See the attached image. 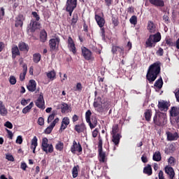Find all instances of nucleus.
<instances>
[{"label":"nucleus","instance_id":"58836bf2","mask_svg":"<svg viewBox=\"0 0 179 179\" xmlns=\"http://www.w3.org/2000/svg\"><path fill=\"white\" fill-rule=\"evenodd\" d=\"M152 160H154V162H160L162 160V154L160 152L157 151L154 153Z\"/></svg>","mask_w":179,"mask_h":179},{"label":"nucleus","instance_id":"c9c22d12","mask_svg":"<svg viewBox=\"0 0 179 179\" xmlns=\"http://www.w3.org/2000/svg\"><path fill=\"white\" fill-rule=\"evenodd\" d=\"M111 17H112L111 19L112 24H113L114 27H117V26L120 24V21L118 20V16L114 14H112Z\"/></svg>","mask_w":179,"mask_h":179},{"label":"nucleus","instance_id":"412c9836","mask_svg":"<svg viewBox=\"0 0 179 179\" xmlns=\"http://www.w3.org/2000/svg\"><path fill=\"white\" fill-rule=\"evenodd\" d=\"M165 173L169 176L170 179H173L176 176V173L174 172V169L171 166H166L165 167Z\"/></svg>","mask_w":179,"mask_h":179},{"label":"nucleus","instance_id":"603ef678","mask_svg":"<svg viewBox=\"0 0 179 179\" xmlns=\"http://www.w3.org/2000/svg\"><path fill=\"white\" fill-rule=\"evenodd\" d=\"M52 129H54V127L50 124L45 129V134H50L51 132H52Z\"/></svg>","mask_w":179,"mask_h":179},{"label":"nucleus","instance_id":"2f4dec72","mask_svg":"<svg viewBox=\"0 0 179 179\" xmlns=\"http://www.w3.org/2000/svg\"><path fill=\"white\" fill-rule=\"evenodd\" d=\"M40 41L41 43H45L47 41V31L43 29L40 32Z\"/></svg>","mask_w":179,"mask_h":179},{"label":"nucleus","instance_id":"6e6552de","mask_svg":"<svg viewBox=\"0 0 179 179\" xmlns=\"http://www.w3.org/2000/svg\"><path fill=\"white\" fill-rule=\"evenodd\" d=\"M90 117H92V111L90 110H88L85 113V119L86 122L87 124L90 125V128L91 129H93L97 127V120L94 119V120H92V122L90 120Z\"/></svg>","mask_w":179,"mask_h":179},{"label":"nucleus","instance_id":"0e129e2a","mask_svg":"<svg viewBox=\"0 0 179 179\" xmlns=\"http://www.w3.org/2000/svg\"><path fill=\"white\" fill-rule=\"evenodd\" d=\"M54 118H55V113H52L48 118V124H50V122H51Z\"/></svg>","mask_w":179,"mask_h":179},{"label":"nucleus","instance_id":"6e6d98bb","mask_svg":"<svg viewBox=\"0 0 179 179\" xmlns=\"http://www.w3.org/2000/svg\"><path fill=\"white\" fill-rule=\"evenodd\" d=\"M6 159L8 160L9 162H15V158L13 157V155L10 154H8L6 155Z\"/></svg>","mask_w":179,"mask_h":179},{"label":"nucleus","instance_id":"a19ab883","mask_svg":"<svg viewBox=\"0 0 179 179\" xmlns=\"http://www.w3.org/2000/svg\"><path fill=\"white\" fill-rule=\"evenodd\" d=\"M120 134V128L118 127V124H115L112 127V131H110L111 135H117Z\"/></svg>","mask_w":179,"mask_h":179},{"label":"nucleus","instance_id":"4be33fe9","mask_svg":"<svg viewBox=\"0 0 179 179\" xmlns=\"http://www.w3.org/2000/svg\"><path fill=\"white\" fill-rule=\"evenodd\" d=\"M74 129L78 132V134H82V132H85V131H86V125H85V123L76 124Z\"/></svg>","mask_w":179,"mask_h":179},{"label":"nucleus","instance_id":"c03bdc74","mask_svg":"<svg viewBox=\"0 0 179 179\" xmlns=\"http://www.w3.org/2000/svg\"><path fill=\"white\" fill-rule=\"evenodd\" d=\"M61 110H62V114H65V113H66V111L69 110V106H68V103L63 102L62 103Z\"/></svg>","mask_w":179,"mask_h":179},{"label":"nucleus","instance_id":"3c124183","mask_svg":"<svg viewBox=\"0 0 179 179\" xmlns=\"http://www.w3.org/2000/svg\"><path fill=\"white\" fill-rule=\"evenodd\" d=\"M165 41H166V44L169 47H174V45H176V44L170 38L165 39Z\"/></svg>","mask_w":179,"mask_h":179},{"label":"nucleus","instance_id":"de8ad7c7","mask_svg":"<svg viewBox=\"0 0 179 179\" xmlns=\"http://www.w3.org/2000/svg\"><path fill=\"white\" fill-rule=\"evenodd\" d=\"M78 169H79V165H77L73 168L72 174L73 178H76L78 177L79 173L78 172Z\"/></svg>","mask_w":179,"mask_h":179},{"label":"nucleus","instance_id":"8fccbe9b","mask_svg":"<svg viewBox=\"0 0 179 179\" xmlns=\"http://www.w3.org/2000/svg\"><path fill=\"white\" fill-rule=\"evenodd\" d=\"M129 22L131 24H136V23H138V17H136V15L131 16L129 19Z\"/></svg>","mask_w":179,"mask_h":179},{"label":"nucleus","instance_id":"4d7b16f0","mask_svg":"<svg viewBox=\"0 0 179 179\" xmlns=\"http://www.w3.org/2000/svg\"><path fill=\"white\" fill-rule=\"evenodd\" d=\"M82 89H83L82 83H78L76 84V89L75 90V92H82Z\"/></svg>","mask_w":179,"mask_h":179},{"label":"nucleus","instance_id":"1a4fd4ad","mask_svg":"<svg viewBox=\"0 0 179 179\" xmlns=\"http://www.w3.org/2000/svg\"><path fill=\"white\" fill-rule=\"evenodd\" d=\"M170 101H159L157 107L159 110V111H164V113H166V111L169 110V107H170Z\"/></svg>","mask_w":179,"mask_h":179},{"label":"nucleus","instance_id":"bf43d9fd","mask_svg":"<svg viewBox=\"0 0 179 179\" xmlns=\"http://www.w3.org/2000/svg\"><path fill=\"white\" fill-rule=\"evenodd\" d=\"M4 127H6V128H8L9 129H12V128H13V124H12L10 122L7 121L5 122Z\"/></svg>","mask_w":179,"mask_h":179},{"label":"nucleus","instance_id":"f8f14e48","mask_svg":"<svg viewBox=\"0 0 179 179\" xmlns=\"http://www.w3.org/2000/svg\"><path fill=\"white\" fill-rule=\"evenodd\" d=\"M67 44L69 51L73 52V54H76V45H75V42L73 41L72 37L69 36Z\"/></svg>","mask_w":179,"mask_h":179},{"label":"nucleus","instance_id":"b1692460","mask_svg":"<svg viewBox=\"0 0 179 179\" xmlns=\"http://www.w3.org/2000/svg\"><path fill=\"white\" fill-rule=\"evenodd\" d=\"M40 27V23L37 21L31 20L30 22V30L31 33H34L37 29Z\"/></svg>","mask_w":179,"mask_h":179},{"label":"nucleus","instance_id":"79ce46f5","mask_svg":"<svg viewBox=\"0 0 179 179\" xmlns=\"http://www.w3.org/2000/svg\"><path fill=\"white\" fill-rule=\"evenodd\" d=\"M19 48L17 46H14L12 48V54H13V58H16V56L20 55V52L19 51Z\"/></svg>","mask_w":179,"mask_h":179},{"label":"nucleus","instance_id":"69168bd1","mask_svg":"<svg viewBox=\"0 0 179 179\" xmlns=\"http://www.w3.org/2000/svg\"><path fill=\"white\" fill-rule=\"evenodd\" d=\"M73 10H75V8L66 7V11L69 13V16H72Z\"/></svg>","mask_w":179,"mask_h":179},{"label":"nucleus","instance_id":"052dcab7","mask_svg":"<svg viewBox=\"0 0 179 179\" xmlns=\"http://www.w3.org/2000/svg\"><path fill=\"white\" fill-rule=\"evenodd\" d=\"M156 54L159 57H163V55L164 54V50H163V48H159V50L157 51Z\"/></svg>","mask_w":179,"mask_h":179},{"label":"nucleus","instance_id":"09e8293b","mask_svg":"<svg viewBox=\"0 0 179 179\" xmlns=\"http://www.w3.org/2000/svg\"><path fill=\"white\" fill-rule=\"evenodd\" d=\"M168 163L171 167L176 166V158L174 157H170L168 159Z\"/></svg>","mask_w":179,"mask_h":179},{"label":"nucleus","instance_id":"0eeeda50","mask_svg":"<svg viewBox=\"0 0 179 179\" xmlns=\"http://www.w3.org/2000/svg\"><path fill=\"white\" fill-rule=\"evenodd\" d=\"M59 43H61V38L59 36H55L49 40V47L50 48V51H55L57 48L59 47Z\"/></svg>","mask_w":179,"mask_h":179},{"label":"nucleus","instance_id":"e433bc0d","mask_svg":"<svg viewBox=\"0 0 179 179\" xmlns=\"http://www.w3.org/2000/svg\"><path fill=\"white\" fill-rule=\"evenodd\" d=\"M143 173L144 174H147V176H152V166L150 164H148L143 169Z\"/></svg>","mask_w":179,"mask_h":179},{"label":"nucleus","instance_id":"c756f323","mask_svg":"<svg viewBox=\"0 0 179 179\" xmlns=\"http://www.w3.org/2000/svg\"><path fill=\"white\" fill-rule=\"evenodd\" d=\"M94 108H96L98 113H103L104 111V108L101 106V103L97 101H95L93 103Z\"/></svg>","mask_w":179,"mask_h":179},{"label":"nucleus","instance_id":"f3484780","mask_svg":"<svg viewBox=\"0 0 179 179\" xmlns=\"http://www.w3.org/2000/svg\"><path fill=\"white\" fill-rule=\"evenodd\" d=\"M95 20L98 24V26L101 29L102 27H104V24H106V20H104V17L95 14Z\"/></svg>","mask_w":179,"mask_h":179},{"label":"nucleus","instance_id":"a18cd8bd","mask_svg":"<svg viewBox=\"0 0 179 179\" xmlns=\"http://www.w3.org/2000/svg\"><path fill=\"white\" fill-rule=\"evenodd\" d=\"M78 20H79V16L78 15V13L73 14L71 19V26H75V24L78 23Z\"/></svg>","mask_w":179,"mask_h":179},{"label":"nucleus","instance_id":"4c0bfd02","mask_svg":"<svg viewBox=\"0 0 179 179\" xmlns=\"http://www.w3.org/2000/svg\"><path fill=\"white\" fill-rule=\"evenodd\" d=\"M154 86L157 89H162L163 87V78L160 77L158 80H157L154 84Z\"/></svg>","mask_w":179,"mask_h":179},{"label":"nucleus","instance_id":"bb28decb","mask_svg":"<svg viewBox=\"0 0 179 179\" xmlns=\"http://www.w3.org/2000/svg\"><path fill=\"white\" fill-rule=\"evenodd\" d=\"M78 6V0H67L66 3V8H71L76 9Z\"/></svg>","mask_w":179,"mask_h":179},{"label":"nucleus","instance_id":"20e7f679","mask_svg":"<svg viewBox=\"0 0 179 179\" xmlns=\"http://www.w3.org/2000/svg\"><path fill=\"white\" fill-rule=\"evenodd\" d=\"M98 159L99 163L107 162V153L103 151V140L101 137H99L98 143Z\"/></svg>","mask_w":179,"mask_h":179},{"label":"nucleus","instance_id":"7c9ffc66","mask_svg":"<svg viewBox=\"0 0 179 179\" xmlns=\"http://www.w3.org/2000/svg\"><path fill=\"white\" fill-rule=\"evenodd\" d=\"M23 73H20V80H21V82H23V80H24L25 78H26V74L27 73V64H23Z\"/></svg>","mask_w":179,"mask_h":179},{"label":"nucleus","instance_id":"473e14b6","mask_svg":"<svg viewBox=\"0 0 179 179\" xmlns=\"http://www.w3.org/2000/svg\"><path fill=\"white\" fill-rule=\"evenodd\" d=\"M46 76L48 79L50 80H54L57 76V73H55V71L52 70L46 73Z\"/></svg>","mask_w":179,"mask_h":179},{"label":"nucleus","instance_id":"2eb2a0df","mask_svg":"<svg viewBox=\"0 0 179 179\" xmlns=\"http://www.w3.org/2000/svg\"><path fill=\"white\" fill-rule=\"evenodd\" d=\"M70 123L69 117H65L63 118L61 127L59 128V132L60 134H62L64 132V129H66L68 128V125Z\"/></svg>","mask_w":179,"mask_h":179},{"label":"nucleus","instance_id":"ea45409f","mask_svg":"<svg viewBox=\"0 0 179 179\" xmlns=\"http://www.w3.org/2000/svg\"><path fill=\"white\" fill-rule=\"evenodd\" d=\"M34 106V103L33 102H31L28 106H27L25 108L22 109L23 114H27V113H29L30 109L33 108Z\"/></svg>","mask_w":179,"mask_h":179},{"label":"nucleus","instance_id":"a878e982","mask_svg":"<svg viewBox=\"0 0 179 179\" xmlns=\"http://www.w3.org/2000/svg\"><path fill=\"white\" fill-rule=\"evenodd\" d=\"M18 48L20 51H23L24 52H29V45H27L26 43L21 41L18 44Z\"/></svg>","mask_w":179,"mask_h":179},{"label":"nucleus","instance_id":"a211bd4d","mask_svg":"<svg viewBox=\"0 0 179 179\" xmlns=\"http://www.w3.org/2000/svg\"><path fill=\"white\" fill-rule=\"evenodd\" d=\"M121 136L120 133H117V134H112V142L114 143L115 146H118L120 145V141H121Z\"/></svg>","mask_w":179,"mask_h":179},{"label":"nucleus","instance_id":"37998d69","mask_svg":"<svg viewBox=\"0 0 179 179\" xmlns=\"http://www.w3.org/2000/svg\"><path fill=\"white\" fill-rule=\"evenodd\" d=\"M33 61L35 64H38L39 61H41V55L40 53L34 54Z\"/></svg>","mask_w":179,"mask_h":179},{"label":"nucleus","instance_id":"c85d7f7f","mask_svg":"<svg viewBox=\"0 0 179 179\" xmlns=\"http://www.w3.org/2000/svg\"><path fill=\"white\" fill-rule=\"evenodd\" d=\"M23 20H24L23 15H18L17 20L15 21V27H22V26H23Z\"/></svg>","mask_w":179,"mask_h":179},{"label":"nucleus","instance_id":"864d4df0","mask_svg":"<svg viewBox=\"0 0 179 179\" xmlns=\"http://www.w3.org/2000/svg\"><path fill=\"white\" fill-rule=\"evenodd\" d=\"M175 94V97L176 99V101L179 103V88H176V90L173 92Z\"/></svg>","mask_w":179,"mask_h":179},{"label":"nucleus","instance_id":"680f3d73","mask_svg":"<svg viewBox=\"0 0 179 179\" xmlns=\"http://www.w3.org/2000/svg\"><path fill=\"white\" fill-rule=\"evenodd\" d=\"M3 16H5V8H3V7H1L0 10V20H2V19H3Z\"/></svg>","mask_w":179,"mask_h":179},{"label":"nucleus","instance_id":"5fc2aeb1","mask_svg":"<svg viewBox=\"0 0 179 179\" xmlns=\"http://www.w3.org/2000/svg\"><path fill=\"white\" fill-rule=\"evenodd\" d=\"M9 82L10 85H16V78L13 76H10Z\"/></svg>","mask_w":179,"mask_h":179},{"label":"nucleus","instance_id":"aec40b11","mask_svg":"<svg viewBox=\"0 0 179 179\" xmlns=\"http://www.w3.org/2000/svg\"><path fill=\"white\" fill-rule=\"evenodd\" d=\"M37 87V83L34 80H30L28 85L27 86V89H28L29 92H36V88Z\"/></svg>","mask_w":179,"mask_h":179},{"label":"nucleus","instance_id":"13d9d810","mask_svg":"<svg viewBox=\"0 0 179 179\" xmlns=\"http://www.w3.org/2000/svg\"><path fill=\"white\" fill-rule=\"evenodd\" d=\"M31 15L36 19V22H38V20H40V15H38L37 12L34 11L31 13Z\"/></svg>","mask_w":179,"mask_h":179},{"label":"nucleus","instance_id":"49530a36","mask_svg":"<svg viewBox=\"0 0 179 179\" xmlns=\"http://www.w3.org/2000/svg\"><path fill=\"white\" fill-rule=\"evenodd\" d=\"M55 149L56 150H59V152H62L64 150V143L58 141L55 145Z\"/></svg>","mask_w":179,"mask_h":179},{"label":"nucleus","instance_id":"423d86ee","mask_svg":"<svg viewBox=\"0 0 179 179\" xmlns=\"http://www.w3.org/2000/svg\"><path fill=\"white\" fill-rule=\"evenodd\" d=\"M41 149L46 154L54 152V146H52V144H48V138L46 137L42 139Z\"/></svg>","mask_w":179,"mask_h":179},{"label":"nucleus","instance_id":"774afa93","mask_svg":"<svg viewBox=\"0 0 179 179\" xmlns=\"http://www.w3.org/2000/svg\"><path fill=\"white\" fill-rule=\"evenodd\" d=\"M158 177H159V179H164V175L163 171H159Z\"/></svg>","mask_w":179,"mask_h":179},{"label":"nucleus","instance_id":"4468645a","mask_svg":"<svg viewBox=\"0 0 179 179\" xmlns=\"http://www.w3.org/2000/svg\"><path fill=\"white\" fill-rule=\"evenodd\" d=\"M82 55L87 61H90L93 58L92 57V51H90V50L87 49L86 47H83L82 48Z\"/></svg>","mask_w":179,"mask_h":179},{"label":"nucleus","instance_id":"ddd939ff","mask_svg":"<svg viewBox=\"0 0 179 179\" xmlns=\"http://www.w3.org/2000/svg\"><path fill=\"white\" fill-rule=\"evenodd\" d=\"M147 30L150 34H155V33L157 31V27H156V24H155L153 21L149 20L147 24Z\"/></svg>","mask_w":179,"mask_h":179},{"label":"nucleus","instance_id":"9b49d317","mask_svg":"<svg viewBox=\"0 0 179 179\" xmlns=\"http://www.w3.org/2000/svg\"><path fill=\"white\" fill-rule=\"evenodd\" d=\"M35 104L38 108L44 110L45 108V102L44 101V96L43 94H40L38 99L35 101Z\"/></svg>","mask_w":179,"mask_h":179},{"label":"nucleus","instance_id":"6ab92c4d","mask_svg":"<svg viewBox=\"0 0 179 179\" xmlns=\"http://www.w3.org/2000/svg\"><path fill=\"white\" fill-rule=\"evenodd\" d=\"M111 52H113V54H120L121 55H124V48L117 45H113Z\"/></svg>","mask_w":179,"mask_h":179},{"label":"nucleus","instance_id":"5701e85b","mask_svg":"<svg viewBox=\"0 0 179 179\" xmlns=\"http://www.w3.org/2000/svg\"><path fill=\"white\" fill-rule=\"evenodd\" d=\"M167 141H177L178 139V134L177 133H171L170 131L166 132Z\"/></svg>","mask_w":179,"mask_h":179},{"label":"nucleus","instance_id":"393cba45","mask_svg":"<svg viewBox=\"0 0 179 179\" xmlns=\"http://www.w3.org/2000/svg\"><path fill=\"white\" fill-rule=\"evenodd\" d=\"M38 139H37V136H34L31 139L30 148L33 150V153H36V148L38 146Z\"/></svg>","mask_w":179,"mask_h":179},{"label":"nucleus","instance_id":"7ed1b4c3","mask_svg":"<svg viewBox=\"0 0 179 179\" xmlns=\"http://www.w3.org/2000/svg\"><path fill=\"white\" fill-rule=\"evenodd\" d=\"M160 40H162V34H160V32L150 34L145 41V45L148 48H152L153 47H156V43H159Z\"/></svg>","mask_w":179,"mask_h":179},{"label":"nucleus","instance_id":"f704fd0d","mask_svg":"<svg viewBox=\"0 0 179 179\" xmlns=\"http://www.w3.org/2000/svg\"><path fill=\"white\" fill-rule=\"evenodd\" d=\"M144 117L145 120L149 122L150 120H152V110L150 109H147L144 113Z\"/></svg>","mask_w":179,"mask_h":179},{"label":"nucleus","instance_id":"338daca9","mask_svg":"<svg viewBox=\"0 0 179 179\" xmlns=\"http://www.w3.org/2000/svg\"><path fill=\"white\" fill-rule=\"evenodd\" d=\"M38 125H40L41 127H43V125H44V118L43 117H39L38 119Z\"/></svg>","mask_w":179,"mask_h":179},{"label":"nucleus","instance_id":"cd10ccee","mask_svg":"<svg viewBox=\"0 0 179 179\" xmlns=\"http://www.w3.org/2000/svg\"><path fill=\"white\" fill-rule=\"evenodd\" d=\"M0 115H2V117L8 115V109H6L2 101H0Z\"/></svg>","mask_w":179,"mask_h":179},{"label":"nucleus","instance_id":"72a5a7b5","mask_svg":"<svg viewBox=\"0 0 179 179\" xmlns=\"http://www.w3.org/2000/svg\"><path fill=\"white\" fill-rule=\"evenodd\" d=\"M107 92H108L107 88H105V90H98L94 92V96L95 97H97V96H101L103 99L104 97V94H106Z\"/></svg>","mask_w":179,"mask_h":179},{"label":"nucleus","instance_id":"9d476101","mask_svg":"<svg viewBox=\"0 0 179 179\" xmlns=\"http://www.w3.org/2000/svg\"><path fill=\"white\" fill-rule=\"evenodd\" d=\"M83 148H82V145L80 143L76 142V141H73V145L71 147V152L73 155H75L76 152L78 153H82Z\"/></svg>","mask_w":179,"mask_h":179},{"label":"nucleus","instance_id":"39448f33","mask_svg":"<svg viewBox=\"0 0 179 179\" xmlns=\"http://www.w3.org/2000/svg\"><path fill=\"white\" fill-rule=\"evenodd\" d=\"M169 117L171 123L178 124L179 123V107L172 106L169 110Z\"/></svg>","mask_w":179,"mask_h":179},{"label":"nucleus","instance_id":"e2e57ef3","mask_svg":"<svg viewBox=\"0 0 179 179\" xmlns=\"http://www.w3.org/2000/svg\"><path fill=\"white\" fill-rule=\"evenodd\" d=\"M15 142H16V143H19V145H22V143H23V138L22 137V136H18L17 137Z\"/></svg>","mask_w":179,"mask_h":179},{"label":"nucleus","instance_id":"dca6fc26","mask_svg":"<svg viewBox=\"0 0 179 179\" xmlns=\"http://www.w3.org/2000/svg\"><path fill=\"white\" fill-rule=\"evenodd\" d=\"M148 2L155 8H164V0H148Z\"/></svg>","mask_w":179,"mask_h":179},{"label":"nucleus","instance_id":"f03ea898","mask_svg":"<svg viewBox=\"0 0 179 179\" xmlns=\"http://www.w3.org/2000/svg\"><path fill=\"white\" fill-rule=\"evenodd\" d=\"M152 122L155 127H162L163 128V127L167 125V113L156 112L153 117Z\"/></svg>","mask_w":179,"mask_h":179},{"label":"nucleus","instance_id":"f257e3e1","mask_svg":"<svg viewBox=\"0 0 179 179\" xmlns=\"http://www.w3.org/2000/svg\"><path fill=\"white\" fill-rule=\"evenodd\" d=\"M160 66H162V62L159 61L155 62L149 66L146 75V79L149 83H153L157 79V76L162 71Z\"/></svg>","mask_w":179,"mask_h":179}]
</instances>
